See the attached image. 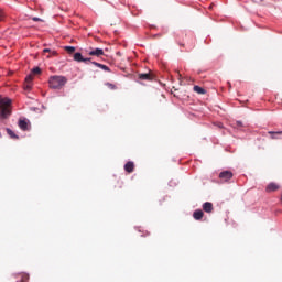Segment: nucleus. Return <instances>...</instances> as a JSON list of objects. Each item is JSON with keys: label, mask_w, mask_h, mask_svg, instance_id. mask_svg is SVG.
I'll use <instances>...</instances> for the list:
<instances>
[{"label": "nucleus", "mask_w": 282, "mask_h": 282, "mask_svg": "<svg viewBox=\"0 0 282 282\" xmlns=\"http://www.w3.org/2000/svg\"><path fill=\"white\" fill-rule=\"evenodd\" d=\"M106 87H109V89H116V85L111 83H106Z\"/></svg>", "instance_id": "21"}, {"label": "nucleus", "mask_w": 282, "mask_h": 282, "mask_svg": "<svg viewBox=\"0 0 282 282\" xmlns=\"http://www.w3.org/2000/svg\"><path fill=\"white\" fill-rule=\"evenodd\" d=\"M12 106V100L10 98H3L0 96V116L1 118H8L12 113L10 107Z\"/></svg>", "instance_id": "2"}, {"label": "nucleus", "mask_w": 282, "mask_h": 282, "mask_svg": "<svg viewBox=\"0 0 282 282\" xmlns=\"http://www.w3.org/2000/svg\"><path fill=\"white\" fill-rule=\"evenodd\" d=\"M237 127H243V122L237 121Z\"/></svg>", "instance_id": "24"}, {"label": "nucleus", "mask_w": 282, "mask_h": 282, "mask_svg": "<svg viewBox=\"0 0 282 282\" xmlns=\"http://www.w3.org/2000/svg\"><path fill=\"white\" fill-rule=\"evenodd\" d=\"M135 171V163L133 161H129L124 164V172L126 173H133Z\"/></svg>", "instance_id": "6"}, {"label": "nucleus", "mask_w": 282, "mask_h": 282, "mask_svg": "<svg viewBox=\"0 0 282 282\" xmlns=\"http://www.w3.org/2000/svg\"><path fill=\"white\" fill-rule=\"evenodd\" d=\"M31 74L33 76H39V74H41V68L40 67H35L31 70Z\"/></svg>", "instance_id": "17"}, {"label": "nucleus", "mask_w": 282, "mask_h": 282, "mask_svg": "<svg viewBox=\"0 0 282 282\" xmlns=\"http://www.w3.org/2000/svg\"><path fill=\"white\" fill-rule=\"evenodd\" d=\"M203 210L205 213H213L214 208H213V203L210 202H206L203 204Z\"/></svg>", "instance_id": "9"}, {"label": "nucleus", "mask_w": 282, "mask_h": 282, "mask_svg": "<svg viewBox=\"0 0 282 282\" xmlns=\"http://www.w3.org/2000/svg\"><path fill=\"white\" fill-rule=\"evenodd\" d=\"M6 19V12L0 9V21H3Z\"/></svg>", "instance_id": "20"}, {"label": "nucleus", "mask_w": 282, "mask_h": 282, "mask_svg": "<svg viewBox=\"0 0 282 282\" xmlns=\"http://www.w3.org/2000/svg\"><path fill=\"white\" fill-rule=\"evenodd\" d=\"M88 56H96L100 58V56H105V51L102 48H93L88 51Z\"/></svg>", "instance_id": "3"}, {"label": "nucleus", "mask_w": 282, "mask_h": 282, "mask_svg": "<svg viewBox=\"0 0 282 282\" xmlns=\"http://www.w3.org/2000/svg\"><path fill=\"white\" fill-rule=\"evenodd\" d=\"M74 61H76L77 63H87V59H85V57H83V54L80 53L74 54Z\"/></svg>", "instance_id": "12"}, {"label": "nucleus", "mask_w": 282, "mask_h": 282, "mask_svg": "<svg viewBox=\"0 0 282 282\" xmlns=\"http://www.w3.org/2000/svg\"><path fill=\"white\" fill-rule=\"evenodd\" d=\"M7 133H8V135H10V138H12L13 140H19V135H15L14 132H13L10 128H7Z\"/></svg>", "instance_id": "15"}, {"label": "nucleus", "mask_w": 282, "mask_h": 282, "mask_svg": "<svg viewBox=\"0 0 282 282\" xmlns=\"http://www.w3.org/2000/svg\"><path fill=\"white\" fill-rule=\"evenodd\" d=\"M33 80H34V75L32 73L25 77V83L32 84Z\"/></svg>", "instance_id": "18"}, {"label": "nucleus", "mask_w": 282, "mask_h": 282, "mask_svg": "<svg viewBox=\"0 0 282 282\" xmlns=\"http://www.w3.org/2000/svg\"><path fill=\"white\" fill-rule=\"evenodd\" d=\"M32 21L39 22V21H41V19H40V18L34 17V18H32Z\"/></svg>", "instance_id": "23"}, {"label": "nucleus", "mask_w": 282, "mask_h": 282, "mask_svg": "<svg viewBox=\"0 0 282 282\" xmlns=\"http://www.w3.org/2000/svg\"><path fill=\"white\" fill-rule=\"evenodd\" d=\"M48 85L51 89H63L67 85V78L58 75L52 76L50 77Z\"/></svg>", "instance_id": "1"}, {"label": "nucleus", "mask_w": 282, "mask_h": 282, "mask_svg": "<svg viewBox=\"0 0 282 282\" xmlns=\"http://www.w3.org/2000/svg\"><path fill=\"white\" fill-rule=\"evenodd\" d=\"M152 79H153V74L151 73L139 74V80H152Z\"/></svg>", "instance_id": "8"}, {"label": "nucleus", "mask_w": 282, "mask_h": 282, "mask_svg": "<svg viewBox=\"0 0 282 282\" xmlns=\"http://www.w3.org/2000/svg\"><path fill=\"white\" fill-rule=\"evenodd\" d=\"M219 178L221 180V182H228L232 180V173L230 171L220 172Z\"/></svg>", "instance_id": "4"}, {"label": "nucleus", "mask_w": 282, "mask_h": 282, "mask_svg": "<svg viewBox=\"0 0 282 282\" xmlns=\"http://www.w3.org/2000/svg\"><path fill=\"white\" fill-rule=\"evenodd\" d=\"M24 89H28L30 91V89H32V84L31 83H25Z\"/></svg>", "instance_id": "22"}, {"label": "nucleus", "mask_w": 282, "mask_h": 282, "mask_svg": "<svg viewBox=\"0 0 282 282\" xmlns=\"http://www.w3.org/2000/svg\"><path fill=\"white\" fill-rule=\"evenodd\" d=\"M18 276H20V280H18L17 282H29L30 281V274H28V273H20V274H18Z\"/></svg>", "instance_id": "13"}, {"label": "nucleus", "mask_w": 282, "mask_h": 282, "mask_svg": "<svg viewBox=\"0 0 282 282\" xmlns=\"http://www.w3.org/2000/svg\"><path fill=\"white\" fill-rule=\"evenodd\" d=\"M272 135L273 140H276V135H281V131L280 132H269Z\"/></svg>", "instance_id": "19"}, {"label": "nucleus", "mask_w": 282, "mask_h": 282, "mask_svg": "<svg viewBox=\"0 0 282 282\" xmlns=\"http://www.w3.org/2000/svg\"><path fill=\"white\" fill-rule=\"evenodd\" d=\"M18 124L22 131H28L30 127V121H28V119H20Z\"/></svg>", "instance_id": "5"}, {"label": "nucleus", "mask_w": 282, "mask_h": 282, "mask_svg": "<svg viewBox=\"0 0 282 282\" xmlns=\"http://www.w3.org/2000/svg\"><path fill=\"white\" fill-rule=\"evenodd\" d=\"M43 52H50V48H44Z\"/></svg>", "instance_id": "26"}, {"label": "nucleus", "mask_w": 282, "mask_h": 282, "mask_svg": "<svg viewBox=\"0 0 282 282\" xmlns=\"http://www.w3.org/2000/svg\"><path fill=\"white\" fill-rule=\"evenodd\" d=\"M84 61H86V62H84V63H89V62L91 61V58H90V57L84 58Z\"/></svg>", "instance_id": "25"}, {"label": "nucleus", "mask_w": 282, "mask_h": 282, "mask_svg": "<svg viewBox=\"0 0 282 282\" xmlns=\"http://www.w3.org/2000/svg\"><path fill=\"white\" fill-rule=\"evenodd\" d=\"M91 64L95 65V67H99V69H104V72H111L107 65L100 64L98 62H91Z\"/></svg>", "instance_id": "11"}, {"label": "nucleus", "mask_w": 282, "mask_h": 282, "mask_svg": "<svg viewBox=\"0 0 282 282\" xmlns=\"http://www.w3.org/2000/svg\"><path fill=\"white\" fill-rule=\"evenodd\" d=\"M281 188V186H279V184L276 183H270L267 188H265V192L267 193H274L276 191H279Z\"/></svg>", "instance_id": "7"}, {"label": "nucleus", "mask_w": 282, "mask_h": 282, "mask_svg": "<svg viewBox=\"0 0 282 282\" xmlns=\"http://www.w3.org/2000/svg\"><path fill=\"white\" fill-rule=\"evenodd\" d=\"M194 91H195L196 94H199V95L206 94V89H204V88H202V87H199V86H194Z\"/></svg>", "instance_id": "14"}, {"label": "nucleus", "mask_w": 282, "mask_h": 282, "mask_svg": "<svg viewBox=\"0 0 282 282\" xmlns=\"http://www.w3.org/2000/svg\"><path fill=\"white\" fill-rule=\"evenodd\" d=\"M194 219H196V221H199V219L204 218V212L202 209H196L193 214Z\"/></svg>", "instance_id": "10"}, {"label": "nucleus", "mask_w": 282, "mask_h": 282, "mask_svg": "<svg viewBox=\"0 0 282 282\" xmlns=\"http://www.w3.org/2000/svg\"><path fill=\"white\" fill-rule=\"evenodd\" d=\"M64 50L68 54H74L76 52V47H74V46H65Z\"/></svg>", "instance_id": "16"}]
</instances>
